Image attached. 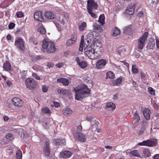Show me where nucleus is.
Wrapping results in <instances>:
<instances>
[{"label":"nucleus","instance_id":"f257e3e1","mask_svg":"<svg viewBox=\"0 0 159 159\" xmlns=\"http://www.w3.org/2000/svg\"><path fill=\"white\" fill-rule=\"evenodd\" d=\"M93 36L90 34L87 36L84 41L81 40L79 48V51L82 52L84 48V54L88 57L91 59L97 58L98 55L101 53L99 47L97 48H93L95 46L92 44H93Z\"/></svg>","mask_w":159,"mask_h":159},{"label":"nucleus","instance_id":"f03ea898","mask_svg":"<svg viewBox=\"0 0 159 159\" xmlns=\"http://www.w3.org/2000/svg\"><path fill=\"white\" fill-rule=\"evenodd\" d=\"M74 90L75 92V99L77 100H80L82 98L87 97L90 92V89L84 84L76 87Z\"/></svg>","mask_w":159,"mask_h":159},{"label":"nucleus","instance_id":"7ed1b4c3","mask_svg":"<svg viewBox=\"0 0 159 159\" xmlns=\"http://www.w3.org/2000/svg\"><path fill=\"white\" fill-rule=\"evenodd\" d=\"M42 51L43 52H47L49 53L54 52L56 50L55 44L48 39L43 40L42 45Z\"/></svg>","mask_w":159,"mask_h":159},{"label":"nucleus","instance_id":"20e7f679","mask_svg":"<svg viewBox=\"0 0 159 159\" xmlns=\"http://www.w3.org/2000/svg\"><path fill=\"white\" fill-rule=\"evenodd\" d=\"M82 129L81 125H80L77 128L76 131L73 134L75 139L81 142H84L86 140V137L84 134L81 133Z\"/></svg>","mask_w":159,"mask_h":159},{"label":"nucleus","instance_id":"39448f33","mask_svg":"<svg viewBox=\"0 0 159 159\" xmlns=\"http://www.w3.org/2000/svg\"><path fill=\"white\" fill-rule=\"evenodd\" d=\"M148 36V33L147 32H145L139 39L138 46L139 49H142L144 47L145 43L147 39Z\"/></svg>","mask_w":159,"mask_h":159},{"label":"nucleus","instance_id":"423d86ee","mask_svg":"<svg viewBox=\"0 0 159 159\" xmlns=\"http://www.w3.org/2000/svg\"><path fill=\"white\" fill-rule=\"evenodd\" d=\"M157 140L155 139H148L143 141L142 142L139 143L138 144L140 146H145L149 147H152L157 144Z\"/></svg>","mask_w":159,"mask_h":159},{"label":"nucleus","instance_id":"0eeeda50","mask_svg":"<svg viewBox=\"0 0 159 159\" xmlns=\"http://www.w3.org/2000/svg\"><path fill=\"white\" fill-rule=\"evenodd\" d=\"M69 16L68 13L66 12H63L58 17H57L55 19L56 21H58L61 24L64 25L65 24V21L69 19Z\"/></svg>","mask_w":159,"mask_h":159},{"label":"nucleus","instance_id":"6e6552de","mask_svg":"<svg viewBox=\"0 0 159 159\" xmlns=\"http://www.w3.org/2000/svg\"><path fill=\"white\" fill-rule=\"evenodd\" d=\"M26 86L30 89H34L36 86V83L34 80L32 78H28L25 81Z\"/></svg>","mask_w":159,"mask_h":159},{"label":"nucleus","instance_id":"1a4fd4ad","mask_svg":"<svg viewBox=\"0 0 159 159\" xmlns=\"http://www.w3.org/2000/svg\"><path fill=\"white\" fill-rule=\"evenodd\" d=\"M77 39L76 35L75 34H72L70 36V38L67 40L66 44L68 46H72L76 43Z\"/></svg>","mask_w":159,"mask_h":159},{"label":"nucleus","instance_id":"9d476101","mask_svg":"<svg viewBox=\"0 0 159 159\" xmlns=\"http://www.w3.org/2000/svg\"><path fill=\"white\" fill-rule=\"evenodd\" d=\"M15 44L16 46L22 50L24 48V43L22 39L20 37H17L15 39Z\"/></svg>","mask_w":159,"mask_h":159},{"label":"nucleus","instance_id":"9b49d317","mask_svg":"<svg viewBox=\"0 0 159 159\" xmlns=\"http://www.w3.org/2000/svg\"><path fill=\"white\" fill-rule=\"evenodd\" d=\"M107 63L106 60L101 59L98 60L96 63V67L97 69H101L104 68Z\"/></svg>","mask_w":159,"mask_h":159},{"label":"nucleus","instance_id":"f8f14e48","mask_svg":"<svg viewBox=\"0 0 159 159\" xmlns=\"http://www.w3.org/2000/svg\"><path fill=\"white\" fill-rule=\"evenodd\" d=\"M12 101L13 104L16 107H21L23 106V101L18 98L15 97L13 98Z\"/></svg>","mask_w":159,"mask_h":159},{"label":"nucleus","instance_id":"ddd939ff","mask_svg":"<svg viewBox=\"0 0 159 159\" xmlns=\"http://www.w3.org/2000/svg\"><path fill=\"white\" fill-rule=\"evenodd\" d=\"M75 61L79 66L82 69L86 68L88 66L87 62L81 60L79 57L76 58Z\"/></svg>","mask_w":159,"mask_h":159},{"label":"nucleus","instance_id":"4468645a","mask_svg":"<svg viewBox=\"0 0 159 159\" xmlns=\"http://www.w3.org/2000/svg\"><path fill=\"white\" fill-rule=\"evenodd\" d=\"M98 5L93 0H89L87 2V10L97 9Z\"/></svg>","mask_w":159,"mask_h":159},{"label":"nucleus","instance_id":"2eb2a0df","mask_svg":"<svg viewBox=\"0 0 159 159\" xmlns=\"http://www.w3.org/2000/svg\"><path fill=\"white\" fill-rule=\"evenodd\" d=\"M135 4H130L127 8L126 11V13L129 15H133L134 12V10L135 9Z\"/></svg>","mask_w":159,"mask_h":159},{"label":"nucleus","instance_id":"dca6fc26","mask_svg":"<svg viewBox=\"0 0 159 159\" xmlns=\"http://www.w3.org/2000/svg\"><path fill=\"white\" fill-rule=\"evenodd\" d=\"M49 142L48 139H46L45 145L43 148V152L46 156H48L50 154V150L49 148Z\"/></svg>","mask_w":159,"mask_h":159},{"label":"nucleus","instance_id":"f3484780","mask_svg":"<svg viewBox=\"0 0 159 159\" xmlns=\"http://www.w3.org/2000/svg\"><path fill=\"white\" fill-rule=\"evenodd\" d=\"M34 16V19L37 20L42 21L43 20L42 13L40 11H39L35 12Z\"/></svg>","mask_w":159,"mask_h":159},{"label":"nucleus","instance_id":"a211bd4d","mask_svg":"<svg viewBox=\"0 0 159 159\" xmlns=\"http://www.w3.org/2000/svg\"><path fill=\"white\" fill-rule=\"evenodd\" d=\"M127 153L130 154L131 156L136 157H141V156L139 150H134L129 151Z\"/></svg>","mask_w":159,"mask_h":159},{"label":"nucleus","instance_id":"6ab92c4d","mask_svg":"<svg viewBox=\"0 0 159 159\" xmlns=\"http://www.w3.org/2000/svg\"><path fill=\"white\" fill-rule=\"evenodd\" d=\"M123 30V32L125 34H126L129 35L132 34V31L131 25L124 28Z\"/></svg>","mask_w":159,"mask_h":159},{"label":"nucleus","instance_id":"aec40b11","mask_svg":"<svg viewBox=\"0 0 159 159\" xmlns=\"http://www.w3.org/2000/svg\"><path fill=\"white\" fill-rule=\"evenodd\" d=\"M45 18L48 19H53L55 15L52 11H48L46 12L44 14Z\"/></svg>","mask_w":159,"mask_h":159},{"label":"nucleus","instance_id":"412c9836","mask_svg":"<svg viewBox=\"0 0 159 159\" xmlns=\"http://www.w3.org/2000/svg\"><path fill=\"white\" fill-rule=\"evenodd\" d=\"M57 81L60 83H62L65 86H68L69 84V80L65 78H61L58 79L57 80Z\"/></svg>","mask_w":159,"mask_h":159},{"label":"nucleus","instance_id":"4be33fe9","mask_svg":"<svg viewBox=\"0 0 159 159\" xmlns=\"http://www.w3.org/2000/svg\"><path fill=\"white\" fill-rule=\"evenodd\" d=\"M62 111L64 115L66 116H70L73 113V111L70 108L66 107L63 109Z\"/></svg>","mask_w":159,"mask_h":159},{"label":"nucleus","instance_id":"5701e85b","mask_svg":"<svg viewBox=\"0 0 159 159\" xmlns=\"http://www.w3.org/2000/svg\"><path fill=\"white\" fill-rule=\"evenodd\" d=\"M3 67L5 71H9L11 70V66L9 62L6 61L3 64Z\"/></svg>","mask_w":159,"mask_h":159},{"label":"nucleus","instance_id":"b1692460","mask_svg":"<svg viewBox=\"0 0 159 159\" xmlns=\"http://www.w3.org/2000/svg\"><path fill=\"white\" fill-rule=\"evenodd\" d=\"M151 114V111L148 108H146L143 110V114L145 118L148 120L150 118V115Z\"/></svg>","mask_w":159,"mask_h":159},{"label":"nucleus","instance_id":"393cba45","mask_svg":"<svg viewBox=\"0 0 159 159\" xmlns=\"http://www.w3.org/2000/svg\"><path fill=\"white\" fill-rule=\"evenodd\" d=\"M61 156L63 157L67 158L70 157L71 155V153L69 151H65L60 153Z\"/></svg>","mask_w":159,"mask_h":159},{"label":"nucleus","instance_id":"a878e982","mask_svg":"<svg viewBox=\"0 0 159 159\" xmlns=\"http://www.w3.org/2000/svg\"><path fill=\"white\" fill-rule=\"evenodd\" d=\"M147 47L148 49H154L155 48V45L154 41L152 40V41L149 42Z\"/></svg>","mask_w":159,"mask_h":159},{"label":"nucleus","instance_id":"bb28decb","mask_svg":"<svg viewBox=\"0 0 159 159\" xmlns=\"http://www.w3.org/2000/svg\"><path fill=\"white\" fill-rule=\"evenodd\" d=\"M87 23L84 22H82L78 25V29L80 31H83L87 28Z\"/></svg>","mask_w":159,"mask_h":159},{"label":"nucleus","instance_id":"cd10ccee","mask_svg":"<svg viewBox=\"0 0 159 159\" xmlns=\"http://www.w3.org/2000/svg\"><path fill=\"white\" fill-rule=\"evenodd\" d=\"M122 79L121 77H119L116 80H114L112 82V84L113 86L120 85L122 81Z\"/></svg>","mask_w":159,"mask_h":159},{"label":"nucleus","instance_id":"c85d7f7f","mask_svg":"<svg viewBox=\"0 0 159 159\" xmlns=\"http://www.w3.org/2000/svg\"><path fill=\"white\" fill-rule=\"evenodd\" d=\"M93 29L94 30H98L99 32H102V28L97 23H94L93 24Z\"/></svg>","mask_w":159,"mask_h":159},{"label":"nucleus","instance_id":"c756f323","mask_svg":"<svg viewBox=\"0 0 159 159\" xmlns=\"http://www.w3.org/2000/svg\"><path fill=\"white\" fill-rule=\"evenodd\" d=\"M116 107L115 103L112 102H109L107 103L106 105V108H111L112 111L114 110Z\"/></svg>","mask_w":159,"mask_h":159},{"label":"nucleus","instance_id":"7c9ffc66","mask_svg":"<svg viewBox=\"0 0 159 159\" xmlns=\"http://www.w3.org/2000/svg\"><path fill=\"white\" fill-rule=\"evenodd\" d=\"M105 20L104 15L103 14L99 16L98 21L102 26L103 25L105 24Z\"/></svg>","mask_w":159,"mask_h":159},{"label":"nucleus","instance_id":"2f4dec72","mask_svg":"<svg viewBox=\"0 0 159 159\" xmlns=\"http://www.w3.org/2000/svg\"><path fill=\"white\" fill-rule=\"evenodd\" d=\"M120 31L117 28L115 27L113 30L112 35L114 36H118L120 34Z\"/></svg>","mask_w":159,"mask_h":159},{"label":"nucleus","instance_id":"473e14b6","mask_svg":"<svg viewBox=\"0 0 159 159\" xmlns=\"http://www.w3.org/2000/svg\"><path fill=\"white\" fill-rule=\"evenodd\" d=\"M143 154L146 157H149L151 155L150 151L147 148L144 149L143 150Z\"/></svg>","mask_w":159,"mask_h":159},{"label":"nucleus","instance_id":"72a5a7b5","mask_svg":"<svg viewBox=\"0 0 159 159\" xmlns=\"http://www.w3.org/2000/svg\"><path fill=\"white\" fill-rule=\"evenodd\" d=\"M107 76L111 79H113L115 77V75L114 73L111 71H108L106 74Z\"/></svg>","mask_w":159,"mask_h":159},{"label":"nucleus","instance_id":"f704fd0d","mask_svg":"<svg viewBox=\"0 0 159 159\" xmlns=\"http://www.w3.org/2000/svg\"><path fill=\"white\" fill-rule=\"evenodd\" d=\"M38 31L43 34H44L46 33V30L44 28L43 25L39 26L38 29Z\"/></svg>","mask_w":159,"mask_h":159},{"label":"nucleus","instance_id":"c9c22d12","mask_svg":"<svg viewBox=\"0 0 159 159\" xmlns=\"http://www.w3.org/2000/svg\"><path fill=\"white\" fill-rule=\"evenodd\" d=\"M148 92L151 95L154 96L155 95V90L152 87H148Z\"/></svg>","mask_w":159,"mask_h":159},{"label":"nucleus","instance_id":"e433bc0d","mask_svg":"<svg viewBox=\"0 0 159 159\" xmlns=\"http://www.w3.org/2000/svg\"><path fill=\"white\" fill-rule=\"evenodd\" d=\"M16 157L17 159H22V153L20 150L17 151L16 153Z\"/></svg>","mask_w":159,"mask_h":159},{"label":"nucleus","instance_id":"4c0bfd02","mask_svg":"<svg viewBox=\"0 0 159 159\" xmlns=\"http://www.w3.org/2000/svg\"><path fill=\"white\" fill-rule=\"evenodd\" d=\"M57 92L60 94H65L67 93V91L65 89H59L57 90Z\"/></svg>","mask_w":159,"mask_h":159},{"label":"nucleus","instance_id":"58836bf2","mask_svg":"<svg viewBox=\"0 0 159 159\" xmlns=\"http://www.w3.org/2000/svg\"><path fill=\"white\" fill-rule=\"evenodd\" d=\"M88 11L89 14L91 15L92 17L95 18H97L96 15L93 12V10H88Z\"/></svg>","mask_w":159,"mask_h":159},{"label":"nucleus","instance_id":"ea45409f","mask_svg":"<svg viewBox=\"0 0 159 159\" xmlns=\"http://www.w3.org/2000/svg\"><path fill=\"white\" fill-rule=\"evenodd\" d=\"M32 77L38 80H40L41 79L40 77L35 73H33L32 74Z\"/></svg>","mask_w":159,"mask_h":159},{"label":"nucleus","instance_id":"a19ab883","mask_svg":"<svg viewBox=\"0 0 159 159\" xmlns=\"http://www.w3.org/2000/svg\"><path fill=\"white\" fill-rule=\"evenodd\" d=\"M17 18H21L24 16V14L23 12L21 11H17L16 14Z\"/></svg>","mask_w":159,"mask_h":159},{"label":"nucleus","instance_id":"79ce46f5","mask_svg":"<svg viewBox=\"0 0 159 159\" xmlns=\"http://www.w3.org/2000/svg\"><path fill=\"white\" fill-rule=\"evenodd\" d=\"M61 142V140L59 139H55L53 140V143L56 145H60Z\"/></svg>","mask_w":159,"mask_h":159},{"label":"nucleus","instance_id":"37998d69","mask_svg":"<svg viewBox=\"0 0 159 159\" xmlns=\"http://www.w3.org/2000/svg\"><path fill=\"white\" fill-rule=\"evenodd\" d=\"M132 71L134 74H136L138 72V70L136 68V66L135 65H132Z\"/></svg>","mask_w":159,"mask_h":159},{"label":"nucleus","instance_id":"c03bdc74","mask_svg":"<svg viewBox=\"0 0 159 159\" xmlns=\"http://www.w3.org/2000/svg\"><path fill=\"white\" fill-rule=\"evenodd\" d=\"M134 116L135 119L136 120V123H137L140 120V118L139 115L136 113V111L135 113L134 114Z\"/></svg>","mask_w":159,"mask_h":159},{"label":"nucleus","instance_id":"a18cd8bd","mask_svg":"<svg viewBox=\"0 0 159 159\" xmlns=\"http://www.w3.org/2000/svg\"><path fill=\"white\" fill-rule=\"evenodd\" d=\"M43 112L44 113L49 114L50 113V111L49 109L47 107H45L42 110Z\"/></svg>","mask_w":159,"mask_h":159},{"label":"nucleus","instance_id":"49530a36","mask_svg":"<svg viewBox=\"0 0 159 159\" xmlns=\"http://www.w3.org/2000/svg\"><path fill=\"white\" fill-rule=\"evenodd\" d=\"M42 90L44 93L46 92L48 90V87L45 85H43L42 86Z\"/></svg>","mask_w":159,"mask_h":159},{"label":"nucleus","instance_id":"de8ad7c7","mask_svg":"<svg viewBox=\"0 0 159 159\" xmlns=\"http://www.w3.org/2000/svg\"><path fill=\"white\" fill-rule=\"evenodd\" d=\"M152 105L156 109H158L159 108V106L155 102L152 103Z\"/></svg>","mask_w":159,"mask_h":159},{"label":"nucleus","instance_id":"09e8293b","mask_svg":"<svg viewBox=\"0 0 159 159\" xmlns=\"http://www.w3.org/2000/svg\"><path fill=\"white\" fill-rule=\"evenodd\" d=\"M13 136L11 134L8 133L7 134L6 136V138L8 139H11V138H12Z\"/></svg>","mask_w":159,"mask_h":159},{"label":"nucleus","instance_id":"8fccbe9b","mask_svg":"<svg viewBox=\"0 0 159 159\" xmlns=\"http://www.w3.org/2000/svg\"><path fill=\"white\" fill-rule=\"evenodd\" d=\"M118 52H119V54H120V55H121V52L122 51V52H125L126 51V50H125V48H124V47H122L120 49H119L118 50Z\"/></svg>","mask_w":159,"mask_h":159},{"label":"nucleus","instance_id":"3c124183","mask_svg":"<svg viewBox=\"0 0 159 159\" xmlns=\"http://www.w3.org/2000/svg\"><path fill=\"white\" fill-rule=\"evenodd\" d=\"M15 26V24L13 23H11L9 25V28L10 29H13Z\"/></svg>","mask_w":159,"mask_h":159},{"label":"nucleus","instance_id":"603ef678","mask_svg":"<svg viewBox=\"0 0 159 159\" xmlns=\"http://www.w3.org/2000/svg\"><path fill=\"white\" fill-rule=\"evenodd\" d=\"M63 66V64L62 62L56 64V66L57 67L60 68Z\"/></svg>","mask_w":159,"mask_h":159},{"label":"nucleus","instance_id":"864d4df0","mask_svg":"<svg viewBox=\"0 0 159 159\" xmlns=\"http://www.w3.org/2000/svg\"><path fill=\"white\" fill-rule=\"evenodd\" d=\"M156 42L157 48L159 49V39L158 38L156 39Z\"/></svg>","mask_w":159,"mask_h":159},{"label":"nucleus","instance_id":"5fc2aeb1","mask_svg":"<svg viewBox=\"0 0 159 159\" xmlns=\"http://www.w3.org/2000/svg\"><path fill=\"white\" fill-rule=\"evenodd\" d=\"M37 68V71H41L43 70V68L42 66H38L36 67Z\"/></svg>","mask_w":159,"mask_h":159},{"label":"nucleus","instance_id":"6e6d98bb","mask_svg":"<svg viewBox=\"0 0 159 159\" xmlns=\"http://www.w3.org/2000/svg\"><path fill=\"white\" fill-rule=\"evenodd\" d=\"M118 95L117 93H116L114 95V96L113 98V99L115 100H117L118 99Z\"/></svg>","mask_w":159,"mask_h":159},{"label":"nucleus","instance_id":"4d7b16f0","mask_svg":"<svg viewBox=\"0 0 159 159\" xmlns=\"http://www.w3.org/2000/svg\"><path fill=\"white\" fill-rule=\"evenodd\" d=\"M140 76L141 79H144L145 77V75L144 73L142 72L140 73Z\"/></svg>","mask_w":159,"mask_h":159},{"label":"nucleus","instance_id":"13d9d810","mask_svg":"<svg viewBox=\"0 0 159 159\" xmlns=\"http://www.w3.org/2000/svg\"><path fill=\"white\" fill-rule=\"evenodd\" d=\"M143 12L142 11H141L139 12V13L138 14V16H139V17H141L143 16Z\"/></svg>","mask_w":159,"mask_h":159},{"label":"nucleus","instance_id":"bf43d9fd","mask_svg":"<svg viewBox=\"0 0 159 159\" xmlns=\"http://www.w3.org/2000/svg\"><path fill=\"white\" fill-rule=\"evenodd\" d=\"M154 159H159V154L155 155L153 157Z\"/></svg>","mask_w":159,"mask_h":159},{"label":"nucleus","instance_id":"052dcab7","mask_svg":"<svg viewBox=\"0 0 159 159\" xmlns=\"http://www.w3.org/2000/svg\"><path fill=\"white\" fill-rule=\"evenodd\" d=\"M92 118H93L92 116H87L86 119V120L88 121H91L92 120Z\"/></svg>","mask_w":159,"mask_h":159},{"label":"nucleus","instance_id":"680f3d73","mask_svg":"<svg viewBox=\"0 0 159 159\" xmlns=\"http://www.w3.org/2000/svg\"><path fill=\"white\" fill-rule=\"evenodd\" d=\"M54 104L56 107H57L59 106V104L58 102H54Z\"/></svg>","mask_w":159,"mask_h":159},{"label":"nucleus","instance_id":"e2e57ef3","mask_svg":"<svg viewBox=\"0 0 159 159\" xmlns=\"http://www.w3.org/2000/svg\"><path fill=\"white\" fill-rule=\"evenodd\" d=\"M105 148L107 149H111L112 147L110 145H107L105 146Z\"/></svg>","mask_w":159,"mask_h":159},{"label":"nucleus","instance_id":"0e129e2a","mask_svg":"<svg viewBox=\"0 0 159 159\" xmlns=\"http://www.w3.org/2000/svg\"><path fill=\"white\" fill-rule=\"evenodd\" d=\"M11 35L10 34H8L7 36V39L8 40H11Z\"/></svg>","mask_w":159,"mask_h":159},{"label":"nucleus","instance_id":"69168bd1","mask_svg":"<svg viewBox=\"0 0 159 159\" xmlns=\"http://www.w3.org/2000/svg\"><path fill=\"white\" fill-rule=\"evenodd\" d=\"M7 84L8 85H11L12 84V82L9 80H8L7 82Z\"/></svg>","mask_w":159,"mask_h":159},{"label":"nucleus","instance_id":"338daca9","mask_svg":"<svg viewBox=\"0 0 159 159\" xmlns=\"http://www.w3.org/2000/svg\"><path fill=\"white\" fill-rule=\"evenodd\" d=\"M3 119L4 120L7 121L8 120V117L7 116H3Z\"/></svg>","mask_w":159,"mask_h":159},{"label":"nucleus","instance_id":"774afa93","mask_svg":"<svg viewBox=\"0 0 159 159\" xmlns=\"http://www.w3.org/2000/svg\"><path fill=\"white\" fill-rule=\"evenodd\" d=\"M122 62H123V63H124V64L127 67H129V64L127 63V62H123V61H122Z\"/></svg>","mask_w":159,"mask_h":159}]
</instances>
